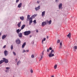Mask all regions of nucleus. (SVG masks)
Returning <instances> with one entry per match:
<instances>
[{"mask_svg": "<svg viewBox=\"0 0 77 77\" xmlns=\"http://www.w3.org/2000/svg\"><path fill=\"white\" fill-rule=\"evenodd\" d=\"M30 33H31V31H28L24 32V35L25 36H28Z\"/></svg>", "mask_w": 77, "mask_h": 77, "instance_id": "1", "label": "nucleus"}, {"mask_svg": "<svg viewBox=\"0 0 77 77\" xmlns=\"http://www.w3.org/2000/svg\"><path fill=\"white\" fill-rule=\"evenodd\" d=\"M3 61H4V62L5 63H8V60L7 59H6L5 58H3Z\"/></svg>", "mask_w": 77, "mask_h": 77, "instance_id": "2", "label": "nucleus"}, {"mask_svg": "<svg viewBox=\"0 0 77 77\" xmlns=\"http://www.w3.org/2000/svg\"><path fill=\"white\" fill-rule=\"evenodd\" d=\"M44 54V51H43L42 52V55L41 56V58L39 59V61H41L42 60Z\"/></svg>", "mask_w": 77, "mask_h": 77, "instance_id": "3", "label": "nucleus"}, {"mask_svg": "<svg viewBox=\"0 0 77 77\" xmlns=\"http://www.w3.org/2000/svg\"><path fill=\"white\" fill-rule=\"evenodd\" d=\"M29 25H31V23H32L33 21L32 20V18L31 17L29 18Z\"/></svg>", "mask_w": 77, "mask_h": 77, "instance_id": "4", "label": "nucleus"}, {"mask_svg": "<svg viewBox=\"0 0 77 77\" xmlns=\"http://www.w3.org/2000/svg\"><path fill=\"white\" fill-rule=\"evenodd\" d=\"M20 41L19 38H17V40H16V44H20Z\"/></svg>", "mask_w": 77, "mask_h": 77, "instance_id": "5", "label": "nucleus"}, {"mask_svg": "<svg viewBox=\"0 0 77 77\" xmlns=\"http://www.w3.org/2000/svg\"><path fill=\"white\" fill-rule=\"evenodd\" d=\"M54 55L53 54H52L51 53H50L48 55V57L49 58H51V57H53L54 56Z\"/></svg>", "mask_w": 77, "mask_h": 77, "instance_id": "6", "label": "nucleus"}, {"mask_svg": "<svg viewBox=\"0 0 77 77\" xmlns=\"http://www.w3.org/2000/svg\"><path fill=\"white\" fill-rule=\"evenodd\" d=\"M4 54H5V56H6L8 54V52L7 50H5L4 51Z\"/></svg>", "mask_w": 77, "mask_h": 77, "instance_id": "7", "label": "nucleus"}, {"mask_svg": "<svg viewBox=\"0 0 77 77\" xmlns=\"http://www.w3.org/2000/svg\"><path fill=\"white\" fill-rule=\"evenodd\" d=\"M67 36L68 37L69 39H70L71 37V33H69V34L67 35Z\"/></svg>", "mask_w": 77, "mask_h": 77, "instance_id": "8", "label": "nucleus"}, {"mask_svg": "<svg viewBox=\"0 0 77 77\" xmlns=\"http://www.w3.org/2000/svg\"><path fill=\"white\" fill-rule=\"evenodd\" d=\"M46 23L45 22H43L42 23V27H44L45 26V25H46Z\"/></svg>", "mask_w": 77, "mask_h": 77, "instance_id": "9", "label": "nucleus"}, {"mask_svg": "<svg viewBox=\"0 0 77 77\" xmlns=\"http://www.w3.org/2000/svg\"><path fill=\"white\" fill-rule=\"evenodd\" d=\"M45 11H44L42 12V17H44V16L45 15Z\"/></svg>", "mask_w": 77, "mask_h": 77, "instance_id": "10", "label": "nucleus"}, {"mask_svg": "<svg viewBox=\"0 0 77 77\" xmlns=\"http://www.w3.org/2000/svg\"><path fill=\"white\" fill-rule=\"evenodd\" d=\"M18 36L20 37V38H22V34L21 33H20L19 34H18Z\"/></svg>", "mask_w": 77, "mask_h": 77, "instance_id": "11", "label": "nucleus"}, {"mask_svg": "<svg viewBox=\"0 0 77 77\" xmlns=\"http://www.w3.org/2000/svg\"><path fill=\"white\" fill-rule=\"evenodd\" d=\"M59 9H60L62 7V4H60V5H59Z\"/></svg>", "mask_w": 77, "mask_h": 77, "instance_id": "12", "label": "nucleus"}, {"mask_svg": "<svg viewBox=\"0 0 77 77\" xmlns=\"http://www.w3.org/2000/svg\"><path fill=\"white\" fill-rule=\"evenodd\" d=\"M60 47H59V48H62V45H63V44H62V43L61 42H60Z\"/></svg>", "mask_w": 77, "mask_h": 77, "instance_id": "13", "label": "nucleus"}, {"mask_svg": "<svg viewBox=\"0 0 77 77\" xmlns=\"http://www.w3.org/2000/svg\"><path fill=\"white\" fill-rule=\"evenodd\" d=\"M25 27V25H23L21 27V29L23 30V29H24V27Z\"/></svg>", "mask_w": 77, "mask_h": 77, "instance_id": "14", "label": "nucleus"}, {"mask_svg": "<svg viewBox=\"0 0 77 77\" xmlns=\"http://www.w3.org/2000/svg\"><path fill=\"white\" fill-rule=\"evenodd\" d=\"M40 8V6H38L37 7L35 8V9L36 11H37L38 10H39Z\"/></svg>", "mask_w": 77, "mask_h": 77, "instance_id": "15", "label": "nucleus"}, {"mask_svg": "<svg viewBox=\"0 0 77 77\" xmlns=\"http://www.w3.org/2000/svg\"><path fill=\"white\" fill-rule=\"evenodd\" d=\"M26 45V42H24V43H23V45H22V48H24L25 45Z\"/></svg>", "mask_w": 77, "mask_h": 77, "instance_id": "16", "label": "nucleus"}, {"mask_svg": "<svg viewBox=\"0 0 77 77\" xmlns=\"http://www.w3.org/2000/svg\"><path fill=\"white\" fill-rule=\"evenodd\" d=\"M22 5V3H20L19 5H18V7L19 8H20L21 7Z\"/></svg>", "mask_w": 77, "mask_h": 77, "instance_id": "17", "label": "nucleus"}, {"mask_svg": "<svg viewBox=\"0 0 77 77\" xmlns=\"http://www.w3.org/2000/svg\"><path fill=\"white\" fill-rule=\"evenodd\" d=\"M46 40V38H44L43 40H42V44H43L44 42L43 41H45Z\"/></svg>", "mask_w": 77, "mask_h": 77, "instance_id": "18", "label": "nucleus"}, {"mask_svg": "<svg viewBox=\"0 0 77 77\" xmlns=\"http://www.w3.org/2000/svg\"><path fill=\"white\" fill-rule=\"evenodd\" d=\"M20 20L22 21H23L24 19V17H20Z\"/></svg>", "mask_w": 77, "mask_h": 77, "instance_id": "19", "label": "nucleus"}, {"mask_svg": "<svg viewBox=\"0 0 77 77\" xmlns=\"http://www.w3.org/2000/svg\"><path fill=\"white\" fill-rule=\"evenodd\" d=\"M21 24V22H20L18 23V24H17V25H18V27H20Z\"/></svg>", "mask_w": 77, "mask_h": 77, "instance_id": "20", "label": "nucleus"}, {"mask_svg": "<svg viewBox=\"0 0 77 77\" xmlns=\"http://www.w3.org/2000/svg\"><path fill=\"white\" fill-rule=\"evenodd\" d=\"M6 36L5 35L2 36V39H5V38H6Z\"/></svg>", "mask_w": 77, "mask_h": 77, "instance_id": "21", "label": "nucleus"}, {"mask_svg": "<svg viewBox=\"0 0 77 77\" xmlns=\"http://www.w3.org/2000/svg\"><path fill=\"white\" fill-rule=\"evenodd\" d=\"M51 23H52V21L51 20L49 21L48 22L49 25H50V24H51Z\"/></svg>", "mask_w": 77, "mask_h": 77, "instance_id": "22", "label": "nucleus"}, {"mask_svg": "<svg viewBox=\"0 0 77 77\" xmlns=\"http://www.w3.org/2000/svg\"><path fill=\"white\" fill-rule=\"evenodd\" d=\"M4 61H3V60H2L1 61H0V64H2L4 62Z\"/></svg>", "mask_w": 77, "mask_h": 77, "instance_id": "23", "label": "nucleus"}, {"mask_svg": "<svg viewBox=\"0 0 77 77\" xmlns=\"http://www.w3.org/2000/svg\"><path fill=\"white\" fill-rule=\"evenodd\" d=\"M37 15V14H34V15H32V16L31 17H32V18H34V17H36Z\"/></svg>", "mask_w": 77, "mask_h": 77, "instance_id": "24", "label": "nucleus"}, {"mask_svg": "<svg viewBox=\"0 0 77 77\" xmlns=\"http://www.w3.org/2000/svg\"><path fill=\"white\" fill-rule=\"evenodd\" d=\"M57 65H55L54 66V69H56L57 68Z\"/></svg>", "mask_w": 77, "mask_h": 77, "instance_id": "25", "label": "nucleus"}, {"mask_svg": "<svg viewBox=\"0 0 77 77\" xmlns=\"http://www.w3.org/2000/svg\"><path fill=\"white\" fill-rule=\"evenodd\" d=\"M35 56L33 54H32L31 56V57L32 58H33Z\"/></svg>", "mask_w": 77, "mask_h": 77, "instance_id": "26", "label": "nucleus"}, {"mask_svg": "<svg viewBox=\"0 0 77 77\" xmlns=\"http://www.w3.org/2000/svg\"><path fill=\"white\" fill-rule=\"evenodd\" d=\"M20 32V30L19 29L17 30V33H19Z\"/></svg>", "mask_w": 77, "mask_h": 77, "instance_id": "27", "label": "nucleus"}, {"mask_svg": "<svg viewBox=\"0 0 77 77\" xmlns=\"http://www.w3.org/2000/svg\"><path fill=\"white\" fill-rule=\"evenodd\" d=\"M30 15H28V16L27 17V18H28V19L29 20H30Z\"/></svg>", "mask_w": 77, "mask_h": 77, "instance_id": "28", "label": "nucleus"}, {"mask_svg": "<svg viewBox=\"0 0 77 77\" xmlns=\"http://www.w3.org/2000/svg\"><path fill=\"white\" fill-rule=\"evenodd\" d=\"M33 23L34 24H36V20H34L33 21Z\"/></svg>", "mask_w": 77, "mask_h": 77, "instance_id": "29", "label": "nucleus"}, {"mask_svg": "<svg viewBox=\"0 0 77 77\" xmlns=\"http://www.w3.org/2000/svg\"><path fill=\"white\" fill-rule=\"evenodd\" d=\"M73 48L74 49H77V46H75L73 47Z\"/></svg>", "mask_w": 77, "mask_h": 77, "instance_id": "30", "label": "nucleus"}, {"mask_svg": "<svg viewBox=\"0 0 77 77\" xmlns=\"http://www.w3.org/2000/svg\"><path fill=\"white\" fill-rule=\"evenodd\" d=\"M54 50H51V52L50 53H52V54L53 53H54Z\"/></svg>", "mask_w": 77, "mask_h": 77, "instance_id": "31", "label": "nucleus"}, {"mask_svg": "<svg viewBox=\"0 0 77 77\" xmlns=\"http://www.w3.org/2000/svg\"><path fill=\"white\" fill-rule=\"evenodd\" d=\"M60 40L59 39L57 41V43H60Z\"/></svg>", "mask_w": 77, "mask_h": 77, "instance_id": "32", "label": "nucleus"}, {"mask_svg": "<svg viewBox=\"0 0 77 77\" xmlns=\"http://www.w3.org/2000/svg\"><path fill=\"white\" fill-rule=\"evenodd\" d=\"M13 45H11V49L12 50L13 49Z\"/></svg>", "mask_w": 77, "mask_h": 77, "instance_id": "33", "label": "nucleus"}, {"mask_svg": "<svg viewBox=\"0 0 77 77\" xmlns=\"http://www.w3.org/2000/svg\"><path fill=\"white\" fill-rule=\"evenodd\" d=\"M10 69V67H6V69L8 70Z\"/></svg>", "mask_w": 77, "mask_h": 77, "instance_id": "34", "label": "nucleus"}, {"mask_svg": "<svg viewBox=\"0 0 77 77\" xmlns=\"http://www.w3.org/2000/svg\"><path fill=\"white\" fill-rule=\"evenodd\" d=\"M30 72L31 73H32L33 72V71L32 69L30 70Z\"/></svg>", "mask_w": 77, "mask_h": 77, "instance_id": "35", "label": "nucleus"}, {"mask_svg": "<svg viewBox=\"0 0 77 77\" xmlns=\"http://www.w3.org/2000/svg\"><path fill=\"white\" fill-rule=\"evenodd\" d=\"M13 54H14V56H16V54L14 52H13Z\"/></svg>", "mask_w": 77, "mask_h": 77, "instance_id": "36", "label": "nucleus"}, {"mask_svg": "<svg viewBox=\"0 0 77 77\" xmlns=\"http://www.w3.org/2000/svg\"><path fill=\"white\" fill-rule=\"evenodd\" d=\"M49 51H50V50L49 49H47V52H49Z\"/></svg>", "mask_w": 77, "mask_h": 77, "instance_id": "37", "label": "nucleus"}, {"mask_svg": "<svg viewBox=\"0 0 77 77\" xmlns=\"http://www.w3.org/2000/svg\"><path fill=\"white\" fill-rule=\"evenodd\" d=\"M20 63V61H18V62H17V65H18V64H19V63Z\"/></svg>", "mask_w": 77, "mask_h": 77, "instance_id": "38", "label": "nucleus"}, {"mask_svg": "<svg viewBox=\"0 0 77 77\" xmlns=\"http://www.w3.org/2000/svg\"><path fill=\"white\" fill-rule=\"evenodd\" d=\"M6 47V45H4V47H3V48H5Z\"/></svg>", "mask_w": 77, "mask_h": 77, "instance_id": "39", "label": "nucleus"}, {"mask_svg": "<svg viewBox=\"0 0 77 77\" xmlns=\"http://www.w3.org/2000/svg\"><path fill=\"white\" fill-rule=\"evenodd\" d=\"M26 51H25V50H23V52H22V53H25V52Z\"/></svg>", "mask_w": 77, "mask_h": 77, "instance_id": "40", "label": "nucleus"}, {"mask_svg": "<svg viewBox=\"0 0 77 77\" xmlns=\"http://www.w3.org/2000/svg\"><path fill=\"white\" fill-rule=\"evenodd\" d=\"M19 0H16V3H17L18 2H19Z\"/></svg>", "mask_w": 77, "mask_h": 77, "instance_id": "41", "label": "nucleus"}, {"mask_svg": "<svg viewBox=\"0 0 77 77\" xmlns=\"http://www.w3.org/2000/svg\"><path fill=\"white\" fill-rule=\"evenodd\" d=\"M52 48H51V47H50V48H49V50H52Z\"/></svg>", "mask_w": 77, "mask_h": 77, "instance_id": "42", "label": "nucleus"}, {"mask_svg": "<svg viewBox=\"0 0 77 77\" xmlns=\"http://www.w3.org/2000/svg\"><path fill=\"white\" fill-rule=\"evenodd\" d=\"M55 2H58L59 0H56Z\"/></svg>", "mask_w": 77, "mask_h": 77, "instance_id": "43", "label": "nucleus"}, {"mask_svg": "<svg viewBox=\"0 0 77 77\" xmlns=\"http://www.w3.org/2000/svg\"><path fill=\"white\" fill-rule=\"evenodd\" d=\"M36 31L37 33H38V30H36Z\"/></svg>", "mask_w": 77, "mask_h": 77, "instance_id": "44", "label": "nucleus"}, {"mask_svg": "<svg viewBox=\"0 0 77 77\" xmlns=\"http://www.w3.org/2000/svg\"><path fill=\"white\" fill-rule=\"evenodd\" d=\"M37 3H38V4H39V2H40V1H37Z\"/></svg>", "mask_w": 77, "mask_h": 77, "instance_id": "45", "label": "nucleus"}, {"mask_svg": "<svg viewBox=\"0 0 77 77\" xmlns=\"http://www.w3.org/2000/svg\"><path fill=\"white\" fill-rule=\"evenodd\" d=\"M47 39H48V38H49V37L48 36H47Z\"/></svg>", "mask_w": 77, "mask_h": 77, "instance_id": "46", "label": "nucleus"}, {"mask_svg": "<svg viewBox=\"0 0 77 77\" xmlns=\"http://www.w3.org/2000/svg\"><path fill=\"white\" fill-rule=\"evenodd\" d=\"M27 51V52H29V50H27V51Z\"/></svg>", "mask_w": 77, "mask_h": 77, "instance_id": "47", "label": "nucleus"}, {"mask_svg": "<svg viewBox=\"0 0 77 77\" xmlns=\"http://www.w3.org/2000/svg\"><path fill=\"white\" fill-rule=\"evenodd\" d=\"M32 37V35H29V38H31Z\"/></svg>", "mask_w": 77, "mask_h": 77, "instance_id": "48", "label": "nucleus"}, {"mask_svg": "<svg viewBox=\"0 0 77 77\" xmlns=\"http://www.w3.org/2000/svg\"><path fill=\"white\" fill-rule=\"evenodd\" d=\"M51 77H54V76L53 75H52L51 76Z\"/></svg>", "mask_w": 77, "mask_h": 77, "instance_id": "49", "label": "nucleus"}, {"mask_svg": "<svg viewBox=\"0 0 77 77\" xmlns=\"http://www.w3.org/2000/svg\"><path fill=\"white\" fill-rule=\"evenodd\" d=\"M16 61H17V59H16Z\"/></svg>", "mask_w": 77, "mask_h": 77, "instance_id": "50", "label": "nucleus"}, {"mask_svg": "<svg viewBox=\"0 0 77 77\" xmlns=\"http://www.w3.org/2000/svg\"><path fill=\"white\" fill-rule=\"evenodd\" d=\"M21 29H20V31H21Z\"/></svg>", "mask_w": 77, "mask_h": 77, "instance_id": "51", "label": "nucleus"}]
</instances>
